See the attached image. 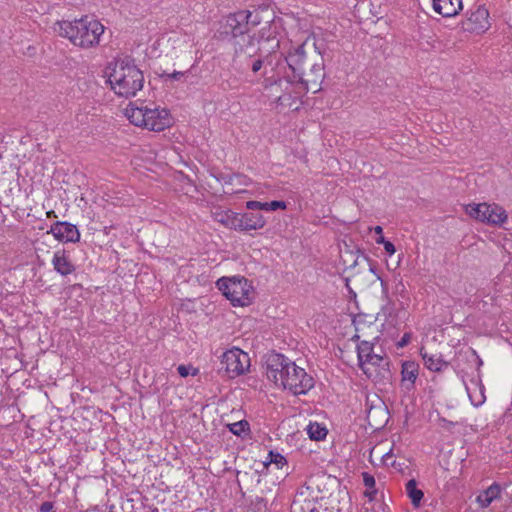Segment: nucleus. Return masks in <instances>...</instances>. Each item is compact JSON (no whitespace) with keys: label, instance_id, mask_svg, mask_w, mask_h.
Here are the masks:
<instances>
[{"label":"nucleus","instance_id":"f257e3e1","mask_svg":"<svg viewBox=\"0 0 512 512\" xmlns=\"http://www.w3.org/2000/svg\"><path fill=\"white\" fill-rule=\"evenodd\" d=\"M289 71L283 79L296 87V93L314 94L321 90L325 79L324 59L316 48L306 50V43L299 45L285 57Z\"/></svg>","mask_w":512,"mask_h":512},{"label":"nucleus","instance_id":"f03ea898","mask_svg":"<svg viewBox=\"0 0 512 512\" xmlns=\"http://www.w3.org/2000/svg\"><path fill=\"white\" fill-rule=\"evenodd\" d=\"M55 30L61 37L68 38L74 45L88 48L99 43L100 36L104 32V26L88 16L74 21H58Z\"/></svg>","mask_w":512,"mask_h":512},{"label":"nucleus","instance_id":"7ed1b4c3","mask_svg":"<svg viewBox=\"0 0 512 512\" xmlns=\"http://www.w3.org/2000/svg\"><path fill=\"white\" fill-rule=\"evenodd\" d=\"M107 81L116 94L129 98L143 88L144 76L134 59L127 57L115 64Z\"/></svg>","mask_w":512,"mask_h":512},{"label":"nucleus","instance_id":"20e7f679","mask_svg":"<svg viewBox=\"0 0 512 512\" xmlns=\"http://www.w3.org/2000/svg\"><path fill=\"white\" fill-rule=\"evenodd\" d=\"M125 115L135 126L144 127L150 131L160 132L171 125L170 112L165 108H149L130 103L125 109Z\"/></svg>","mask_w":512,"mask_h":512},{"label":"nucleus","instance_id":"39448f33","mask_svg":"<svg viewBox=\"0 0 512 512\" xmlns=\"http://www.w3.org/2000/svg\"><path fill=\"white\" fill-rule=\"evenodd\" d=\"M217 288L233 306H248L251 304L252 286L245 277H222L216 282Z\"/></svg>","mask_w":512,"mask_h":512},{"label":"nucleus","instance_id":"423d86ee","mask_svg":"<svg viewBox=\"0 0 512 512\" xmlns=\"http://www.w3.org/2000/svg\"><path fill=\"white\" fill-rule=\"evenodd\" d=\"M280 385L284 389H289L294 395H301L314 387V379L303 368L291 361L281 374Z\"/></svg>","mask_w":512,"mask_h":512},{"label":"nucleus","instance_id":"0eeeda50","mask_svg":"<svg viewBox=\"0 0 512 512\" xmlns=\"http://www.w3.org/2000/svg\"><path fill=\"white\" fill-rule=\"evenodd\" d=\"M242 11L230 13L220 21L218 29L219 38L234 43L250 29L247 27V17Z\"/></svg>","mask_w":512,"mask_h":512},{"label":"nucleus","instance_id":"6e6552de","mask_svg":"<svg viewBox=\"0 0 512 512\" xmlns=\"http://www.w3.org/2000/svg\"><path fill=\"white\" fill-rule=\"evenodd\" d=\"M466 212L470 217L494 226H501L508 218L505 209L497 204H469Z\"/></svg>","mask_w":512,"mask_h":512},{"label":"nucleus","instance_id":"1a4fd4ad","mask_svg":"<svg viewBox=\"0 0 512 512\" xmlns=\"http://www.w3.org/2000/svg\"><path fill=\"white\" fill-rule=\"evenodd\" d=\"M378 360H371L370 362L364 363L361 370L367 376L368 379L378 384H388L392 380V372L390 370V361L388 358H384L378 355Z\"/></svg>","mask_w":512,"mask_h":512},{"label":"nucleus","instance_id":"9d476101","mask_svg":"<svg viewBox=\"0 0 512 512\" xmlns=\"http://www.w3.org/2000/svg\"><path fill=\"white\" fill-rule=\"evenodd\" d=\"M248 363V354L238 348L225 352L221 360L225 370L236 375L243 374L248 368Z\"/></svg>","mask_w":512,"mask_h":512},{"label":"nucleus","instance_id":"9b49d317","mask_svg":"<svg viewBox=\"0 0 512 512\" xmlns=\"http://www.w3.org/2000/svg\"><path fill=\"white\" fill-rule=\"evenodd\" d=\"M488 18V10L480 6L461 22V29L470 33H483L490 27Z\"/></svg>","mask_w":512,"mask_h":512},{"label":"nucleus","instance_id":"f8f14e48","mask_svg":"<svg viewBox=\"0 0 512 512\" xmlns=\"http://www.w3.org/2000/svg\"><path fill=\"white\" fill-rule=\"evenodd\" d=\"M258 44L256 34L251 35L249 32H246L242 37L237 39L233 45L235 50L234 62H236L242 54L247 55L249 59L258 55L260 52Z\"/></svg>","mask_w":512,"mask_h":512},{"label":"nucleus","instance_id":"ddd939ff","mask_svg":"<svg viewBox=\"0 0 512 512\" xmlns=\"http://www.w3.org/2000/svg\"><path fill=\"white\" fill-rule=\"evenodd\" d=\"M48 233H52L54 237L61 242L76 243L80 239V232L76 225L69 222L57 221L53 223Z\"/></svg>","mask_w":512,"mask_h":512},{"label":"nucleus","instance_id":"4468645a","mask_svg":"<svg viewBox=\"0 0 512 512\" xmlns=\"http://www.w3.org/2000/svg\"><path fill=\"white\" fill-rule=\"evenodd\" d=\"M238 222V231L241 232L259 230L266 224V220L259 210H250L242 214L239 213Z\"/></svg>","mask_w":512,"mask_h":512},{"label":"nucleus","instance_id":"2eb2a0df","mask_svg":"<svg viewBox=\"0 0 512 512\" xmlns=\"http://www.w3.org/2000/svg\"><path fill=\"white\" fill-rule=\"evenodd\" d=\"M433 9L443 17H453L462 10V0H432Z\"/></svg>","mask_w":512,"mask_h":512},{"label":"nucleus","instance_id":"dca6fc26","mask_svg":"<svg viewBox=\"0 0 512 512\" xmlns=\"http://www.w3.org/2000/svg\"><path fill=\"white\" fill-rule=\"evenodd\" d=\"M419 375V365L414 361H405L402 363L401 382L402 386L411 391L415 388V382Z\"/></svg>","mask_w":512,"mask_h":512},{"label":"nucleus","instance_id":"f3484780","mask_svg":"<svg viewBox=\"0 0 512 512\" xmlns=\"http://www.w3.org/2000/svg\"><path fill=\"white\" fill-rule=\"evenodd\" d=\"M244 14H249L247 17V27L251 25L252 27L258 26L264 19L267 21L274 14V11L270 8L269 4L259 5L253 12L249 10H241Z\"/></svg>","mask_w":512,"mask_h":512},{"label":"nucleus","instance_id":"a211bd4d","mask_svg":"<svg viewBox=\"0 0 512 512\" xmlns=\"http://www.w3.org/2000/svg\"><path fill=\"white\" fill-rule=\"evenodd\" d=\"M282 19L273 15L270 19L267 20L268 27H263L259 31V36L257 38V43H260L261 40L272 41L275 43L276 48L279 47V41L276 38L278 34V23H281Z\"/></svg>","mask_w":512,"mask_h":512},{"label":"nucleus","instance_id":"6ab92c4d","mask_svg":"<svg viewBox=\"0 0 512 512\" xmlns=\"http://www.w3.org/2000/svg\"><path fill=\"white\" fill-rule=\"evenodd\" d=\"M52 264L56 272L62 276H67L75 271V266L66 256L65 250H59L54 253Z\"/></svg>","mask_w":512,"mask_h":512},{"label":"nucleus","instance_id":"aec40b11","mask_svg":"<svg viewBox=\"0 0 512 512\" xmlns=\"http://www.w3.org/2000/svg\"><path fill=\"white\" fill-rule=\"evenodd\" d=\"M213 218L216 222L222 224L226 228L238 231L239 213L230 209L217 210L213 213Z\"/></svg>","mask_w":512,"mask_h":512},{"label":"nucleus","instance_id":"412c9836","mask_svg":"<svg viewBox=\"0 0 512 512\" xmlns=\"http://www.w3.org/2000/svg\"><path fill=\"white\" fill-rule=\"evenodd\" d=\"M420 353L426 368L431 371L441 372L450 366V363L445 361L441 354H428L427 352L423 351V348L421 349Z\"/></svg>","mask_w":512,"mask_h":512},{"label":"nucleus","instance_id":"4be33fe9","mask_svg":"<svg viewBox=\"0 0 512 512\" xmlns=\"http://www.w3.org/2000/svg\"><path fill=\"white\" fill-rule=\"evenodd\" d=\"M373 349V342L363 340L357 345V356L360 369L366 362H370L371 360L380 361L378 355L373 352Z\"/></svg>","mask_w":512,"mask_h":512},{"label":"nucleus","instance_id":"5701e85b","mask_svg":"<svg viewBox=\"0 0 512 512\" xmlns=\"http://www.w3.org/2000/svg\"><path fill=\"white\" fill-rule=\"evenodd\" d=\"M246 208L248 210H261L264 211H276L278 209L285 210L287 208V203L282 200H273L271 202H259L255 200H251L246 202Z\"/></svg>","mask_w":512,"mask_h":512},{"label":"nucleus","instance_id":"b1692460","mask_svg":"<svg viewBox=\"0 0 512 512\" xmlns=\"http://www.w3.org/2000/svg\"><path fill=\"white\" fill-rule=\"evenodd\" d=\"M500 492V486L497 483H493L485 491L477 496V502L479 503L480 507L486 508L492 503L494 499L499 497Z\"/></svg>","mask_w":512,"mask_h":512},{"label":"nucleus","instance_id":"393cba45","mask_svg":"<svg viewBox=\"0 0 512 512\" xmlns=\"http://www.w3.org/2000/svg\"><path fill=\"white\" fill-rule=\"evenodd\" d=\"M271 464H275L277 468H282L284 465L287 464V460L282 454L274 451H269L267 460L260 464V469H255V473H263L265 470L269 469Z\"/></svg>","mask_w":512,"mask_h":512},{"label":"nucleus","instance_id":"a878e982","mask_svg":"<svg viewBox=\"0 0 512 512\" xmlns=\"http://www.w3.org/2000/svg\"><path fill=\"white\" fill-rule=\"evenodd\" d=\"M417 485L415 479H410L406 483V493L414 507H419L424 497L423 491L419 489Z\"/></svg>","mask_w":512,"mask_h":512},{"label":"nucleus","instance_id":"bb28decb","mask_svg":"<svg viewBox=\"0 0 512 512\" xmlns=\"http://www.w3.org/2000/svg\"><path fill=\"white\" fill-rule=\"evenodd\" d=\"M290 362L291 361L284 355L273 352L267 355L266 366L271 368H278L281 375Z\"/></svg>","mask_w":512,"mask_h":512},{"label":"nucleus","instance_id":"cd10ccee","mask_svg":"<svg viewBox=\"0 0 512 512\" xmlns=\"http://www.w3.org/2000/svg\"><path fill=\"white\" fill-rule=\"evenodd\" d=\"M361 257H362V267L364 269H366V267L369 268V271L371 273H373L377 280L380 281L381 283V287H382V292L383 294H385L386 296L388 295V284L381 278V276L377 273V268H376V265L372 262V260L367 256L365 255L364 253H361Z\"/></svg>","mask_w":512,"mask_h":512},{"label":"nucleus","instance_id":"c85d7f7f","mask_svg":"<svg viewBox=\"0 0 512 512\" xmlns=\"http://www.w3.org/2000/svg\"><path fill=\"white\" fill-rule=\"evenodd\" d=\"M327 433H328V430L326 429V427L317 422L310 423L307 426V434L311 440H315V441L324 440Z\"/></svg>","mask_w":512,"mask_h":512},{"label":"nucleus","instance_id":"c756f323","mask_svg":"<svg viewBox=\"0 0 512 512\" xmlns=\"http://www.w3.org/2000/svg\"><path fill=\"white\" fill-rule=\"evenodd\" d=\"M356 253L359 254L360 250L357 249ZM342 262L346 265V269H354L357 266H362V257L361 255L355 256L354 251H347L343 256H341Z\"/></svg>","mask_w":512,"mask_h":512},{"label":"nucleus","instance_id":"7c9ffc66","mask_svg":"<svg viewBox=\"0 0 512 512\" xmlns=\"http://www.w3.org/2000/svg\"><path fill=\"white\" fill-rule=\"evenodd\" d=\"M229 430L234 435L240 436L242 433L249 431V423L246 420H241L228 425Z\"/></svg>","mask_w":512,"mask_h":512},{"label":"nucleus","instance_id":"2f4dec72","mask_svg":"<svg viewBox=\"0 0 512 512\" xmlns=\"http://www.w3.org/2000/svg\"><path fill=\"white\" fill-rule=\"evenodd\" d=\"M212 176L219 182H224L225 184H232L234 178L241 179L245 178L243 175L238 173L233 174H225L222 172L219 173H213Z\"/></svg>","mask_w":512,"mask_h":512},{"label":"nucleus","instance_id":"473e14b6","mask_svg":"<svg viewBox=\"0 0 512 512\" xmlns=\"http://www.w3.org/2000/svg\"><path fill=\"white\" fill-rule=\"evenodd\" d=\"M475 385L479 387V395L476 398L473 397V395L471 394L470 389L468 387L466 389L468 391V395L471 400V403L474 406H479L485 401L484 386L481 383H475Z\"/></svg>","mask_w":512,"mask_h":512},{"label":"nucleus","instance_id":"72a5a7b5","mask_svg":"<svg viewBox=\"0 0 512 512\" xmlns=\"http://www.w3.org/2000/svg\"><path fill=\"white\" fill-rule=\"evenodd\" d=\"M388 409L386 406H379V407H372L369 412H368V415H367V418L369 420V424L370 425H373L371 423V420H374L375 417L378 415V414H381L382 416L386 417L388 415Z\"/></svg>","mask_w":512,"mask_h":512},{"label":"nucleus","instance_id":"f704fd0d","mask_svg":"<svg viewBox=\"0 0 512 512\" xmlns=\"http://www.w3.org/2000/svg\"><path fill=\"white\" fill-rule=\"evenodd\" d=\"M177 371L179 375L183 378L187 377L188 375L196 376L199 373L198 368H194L191 365H179L177 368Z\"/></svg>","mask_w":512,"mask_h":512},{"label":"nucleus","instance_id":"c9c22d12","mask_svg":"<svg viewBox=\"0 0 512 512\" xmlns=\"http://www.w3.org/2000/svg\"><path fill=\"white\" fill-rule=\"evenodd\" d=\"M266 375L270 381H273L276 385L280 384V371L278 368H271L266 366Z\"/></svg>","mask_w":512,"mask_h":512},{"label":"nucleus","instance_id":"e433bc0d","mask_svg":"<svg viewBox=\"0 0 512 512\" xmlns=\"http://www.w3.org/2000/svg\"><path fill=\"white\" fill-rule=\"evenodd\" d=\"M186 72L174 71L172 73L163 72L159 76L165 81L180 80Z\"/></svg>","mask_w":512,"mask_h":512},{"label":"nucleus","instance_id":"4c0bfd02","mask_svg":"<svg viewBox=\"0 0 512 512\" xmlns=\"http://www.w3.org/2000/svg\"><path fill=\"white\" fill-rule=\"evenodd\" d=\"M362 477H363V482H364V485L368 488V489H372L375 487V478L373 475L369 474L368 472H363L362 473Z\"/></svg>","mask_w":512,"mask_h":512},{"label":"nucleus","instance_id":"58836bf2","mask_svg":"<svg viewBox=\"0 0 512 512\" xmlns=\"http://www.w3.org/2000/svg\"><path fill=\"white\" fill-rule=\"evenodd\" d=\"M263 63H264V60L261 57L253 60L252 63H251V70L254 73H257L263 67Z\"/></svg>","mask_w":512,"mask_h":512},{"label":"nucleus","instance_id":"ea45409f","mask_svg":"<svg viewBox=\"0 0 512 512\" xmlns=\"http://www.w3.org/2000/svg\"><path fill=\"white\" fill-rule=\"evenodd\" d=\"M410 340H411V334L410 333H405L402 336V338L400 339V341H398L397 346L400 347V348H403V347L407 346L410 343Z\"/></svg>","mask_w":512,"mask_h":512},{"label":"nucleus","instance_id":"a19ab883","mask_svg":"<svg viewBox=\"0 0 512 512\" xmlns=\"http://www.w3.org/2000/svg\"><path fill=\"white\" fill-rule=\"evenodd\" d=\"M40 511L41 512H55L53 503L50 501L43 502L40 506Z\"/></svg>","mask_w":512,"mask_h":512},{"label":"nucleus","instance_id":"79ce46f5","mask_svg":"<svg viewBox=\"0 0 512 512\" xmlns=\"http://www.w3.org/2000/svg\"><path fill=\"white\" fill-rule=\"evenodd\" d=\"M384 249L388 255H393L396 252L395 245L391 241H387L384 244Z\"/></svg>","mask_w":512,"mask_h":512},{"label":"nucleus","instance_id":"37998d69","mask_svg":"<svg viewBox=\"0 0 512 512\" xmlns=\"http://www.w3.org/2000/svg\"><path fill=\"white\" fill-rule=\"evenodd\" d=\"M387 241H388V240H386V239L384 238V236H383V235H382V236H379V237L376 239V243H377V244H383V245H384Z\"/></svg>","mask_w":512,"mask_h":512},{"label":"nucleus","instance_id":"c03bdc74","mask_svg":"<svg viewBox=\"0 0 512 512\" xmlns=\"http://www.w3.org/2000/svg\"><path fill=\"white\" fill-rule=\"evenodd\" d=\"M374 231L376 234H378L379 236H382V233H383V228L381 226H376L374 228Z\"/></svg>","mask_w":512,"mask_h":512},{"label":"nucleus","instance_id":"a18cd8bd","mask_svg":"<svg viewBox=\"0 0 512 512\" xmlns=\"http://www.w3.org/2000/svg\"><path fill=\"white\" fill-rule=\"evenodd\" d=\"M344 281H345V286L347 287V289H349L350 288V286H349L350 278L346 277V278H344Z\"/></svg>","mask_w":512,"mask_h":512},{"label":"nucleus","instance_id":"49530a36","mask_svg":"<svg viewBox=\"0 0 512 512\" xmlns=\"http://www.w3.org/2000/svg\"><path fill=\"white\" fill-rule=\"evenodd\" d=\"M348 291L350 296H353L354 298L356 297V293L351 288H349Z\"/></svg>","mask_w":512,"mask_h":512},{"label":"nucleus","instance_id":"de8ad7c7","mask_svg":"<svg viewBox=\"0 0 512 512\" xmlns=\"http://www.w3.org/2000/svg\"><path fill=\"white\" fill-rule=\"evenodd\" d=\"M359 338H360V337H359V335H358V334H355V335L351 338V340H352V341H358V340H359Z\"/></svg>","mask_w":512,"mask_h":512},{"label":"nucleus","instance_id":"09e8293b","mask_svg":"<svg viewBox=\"0 0 512 512\" xmlns=\"http://www.w3.org/2000/svg\"><path fill=\"white\" fill-rule=\"evenodd\" d=\"M275 83H278V84H279V86H281L282 79H281V78H280V79H278V81H275Z\"/></svg>","mask_w":512,"mask_h":512},{"label":"nucleus","instance_id":"8fccbe9b","mask_svg":"<svg viewBox=\"0 0 512 512\" xmlns=\"http://www.w3.org/2000/svg\"><path fill=\"white\" fill-rule=\"evenodd\" d=\"M309 512H319L316 508H312L309 510Z\"/></svg>","mask_w":512,"mask_h":512}]
</instances>
